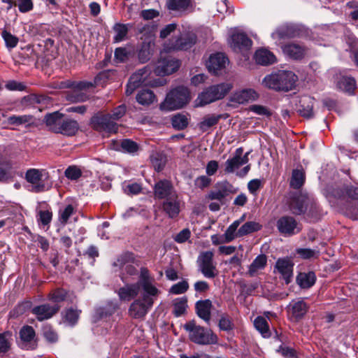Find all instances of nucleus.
<instances>
[{"mask_svg": "<svg viewBox=\"0 0 358 358\" xmlns=\"http://www.w3.org/2000/svg\"><path fill=\"white\" fill-rule=\"evenodd\" d=\"M153 278L150 275L149 270L145 267L141 268V289L143 291L141 299H135L128 309L129 315L136 320H143L152 308L154 301L160 291L152 284Z\"/></svg>", "mask_w": 358, "mask_h": 358, "instance_id": "f257e3e1", "label": "nucleus"}, {"mask_svg": "<svg viewBox=\"0 0 358 358\" xmlns=\"http://www.w3.org/2000/svg\"><path fill=\"white\" fill-rule=\"evenodd\" d=\"M296 80L297 77L292 71H278L266 76L263 80V83L269 89L288 92L294 88Z\"/></svg>", "mask_w": 358, "mask_h": 358, "instance_id": "f03ea898", "label": "nucleus"}, {"mask_svg": "<svg viewBox=\"0 0 358 358\" xmlns=\"http://www.w3.org/2000/svg\"><path fill=\"white\" fill-rule=\"evenodd\" d=\"M185 330L189 334L191 341L199 345H211L217 343L218 338L212 330L197 325L194 320L184 324Z\"/></svg>", "mask_w": 358, "mask_h": 358, "instance_id": "7ed1b4c3", "label": "nucleus"}, {"mask_svg": "<svg viewBox=\"0 0 358 358\" xmlns=\"http://www.w3.org/2000/svg\"><path fill=\"white\" fill-rule=\"evenodd\" d=\"M231 88V84L227 83L209 86L199 94L196 99V106L202 107L222 99Z\"/></svg>", "mask_w": 358, "mask_h": 358, "instance_id": "20e7f679", "label": "nucleus"}, {"mask_svg": "<svg viewBox=\"0 0 358 358\" xmlns=\"http://www.w3.org/2000/svg\"><path fill=\"white\" fill-rule=\"evenodd\" d=\"M189 90L183 86L177 87L171 90L162 103V110H173L185 106L189 101Z\"/></svg>", "mask_w": 358, "mask_h": 358, "instance_id": "39448f33", "label": "nucleus"}, {"mask_svg": "<svg viewBox=\"0 0 358 358\" xmlns=\"http://www.w3.org/2000/svg\"><path fill=\"white\" fill-rule=\"evenodd\" d=\"M24 179L31 185V192L35 193L43 192L51 187L48 183L50 174L45 169H29L25 172Z\"/></svg>", "mask_w": 358, "mask_h": 358, "instance_id": "423d86ee", "label": "nucleus"}, {"mask_svg": "<svg viewBox=\"0 0 358 358\" xmlns=\"http://www.w3.org/2000/svg\"><path fill=\"white\" fill-rule=\"evenodd\" d=\"M287 205L289 210L296 215L304 214L308 207H310V212L316 210L317 207L314 201L310 199L306 194L301 193L291 194L287 201Z\"/></svg>", "mask_w": 358, "mask_h": 358, "instance_id": "0eeeda50", "label": "nucleus"}, {"mask_svg": "<svg viewBox=\"0 0 358 358\" xmlns=\"http://www.w3.org/2000/svg\"><path fill=\"white\" fill-rule=\"evenodd\" d=\"M196 34L192 33L182 35L176 38H171L163 44V52L187 50L191 48L196 42Z\"/></svg>", "mask_w": 358, "mask_h": 358, "instance_id": "6e6552de", "label": "nucleus"}, {"mask_svg": "<svg viewBox=\"0 0 358 358\" xmlns=\"http://www.w3.org/2000/svg\"><path fill=\"white\" fill-rule=\"evenodd\" d=\"M138 34H148V38L142 42L139 49L138 50V59L141 63L147 62L152 55V47L155 45L154 39L151 35V27L149 25H138Z\"/></svg>", "mask_w": 358, "mask_h": 358, "instance_id": "1a4fd4ad", "label": "nucleus"}, {"mask_svg": "<svg viewBox=\"0 0 358 358\" xmlns=\"http://www.w3.org/2000/svg\"><path fill=\"white\" fill-rule=\"evenodd\" d=\"M213 256V252L206 251L201 252L197 259L199 271L207 278H214L218 275Z\"/></svg>", "mask_w": 358, "mask_h": 358, "instance_id": "9d476101", "label": "nucleus"}, {"mask_svg": "<svg viewBox=\"0 0 358 358\" xmlns=\"http://www.w3.org/2000/svg\"><path fill=\"white\" fill-rule=\"evenodd\" d=\"M94 129L100 132L116 133L118 130L117 124L110 117L109 113H98L94 115L90 120Z\"/></svg>", "mask_w": 358, "mask_h": 358, "instance_id": "9b49d317", "label": "nucleus"}, {"mask_svg": "<svg viewBox=\"0 0 358 358\" xmlns=\"http://www.w3.org/2000/svg\"><path fill=\"white\" fill-rule=\"evenodd\" d=\"M180 66V60L171 56L164 57L162 52L154 69V73L157 76H164L177 71Z\"/></svg>", "mask_w": 358, "mask_h": 358, "instance_id": "f8f14e48", "label": "nucleus"}, {"mask_svg": "<svg viewBox=\"0 0 358 358\" xmlns=\"http://www.w3.org/2000/svg\"><path fill=\"white\" fill-rule=\"evenodd\" d=\"M279 233L284 236H292L301 231V227L296 219L292 216L283 215L276 222Z\"/></svg>", "mask_w": 358, "mask_h": 358, "instance_id": "ddd939ff", "label": "nucleus"}, {"mask_svg": "<svg viewBox=\"0 0 358 358\" xmlns=\"http://www.w3.org/2000/svg\"><path fill=\"white\" fill-rule=\"evenodd\" d=\"M166 7L170 11L182 16L192 13L194 5L192 0H166Z\"/></svg>", "mask_w": 358, "mask_h": 358, "instance_id": "4468645a", "label": "nucleus"}, {"mask_svg": "<svg viewBox=\"0 0 358 358\" xmlns=\"http://www.w3.org/2000/svg\"><path fill=\"white\" fill-rule=\"evenodd\" d=\"M150 69L145 66L137 71L129 78L127 85L125 93L127 95H131L136 88L143 84L147 76L150 74Z\"/></svg>", "mask_w": 358, "mask_h": 358, "instance_id": "2eb2a0df", "label": "nucleus"}, {"mask_svg": "<svg viewBox=\"0 0 358 358\" xmlns=\"http://www.w3.org/2000/svg\"><path fill=\"white\" fill-rule=\"evenodd\" d=\"M293 268L294 263L292 261L286 258H279L274 266V269L281 275L282 279L285 280V284L288 285L291 282L293 278Z\"/></svg>", "mask_w": 358, "mask_h": 358, "instance_id": "dca6fc26", "label": "nucleus"}, {"mask_svg": "<svg viewBox=\"0 0 358 358\" xmlns=\"http://www.w3.org/2000/svg\"><path fill=\"white\" fill-rule=\"evenodd\" d=\"M233 193H235L233 185L227 181H224L216 184L214 189L208 194L207 198L222 201L226 196Z\"/></svg>", "mask_w": 358, "mask_h": 358, "instance_id": "f3484780", "label": "nucleus"}, {"mask_svg": "<svg viewBox=\"0 0 358 358\" xmlns=\"http://www.w3.org/2000/svg\"><path fill=\"white\" fill-rule=\"evenodd\" d=\"M60 309V306L57 304L50 305L44 303L32 308L31 313L36 315L38 321H43L50 319L56 315Z\"/></svg>", "mask_w": 358, "mask_h": 358, "instance_id": "a211bd4d", "label": "nucleus"}, {"mask_svg": "<svg viewBox=\"0 0 358 358\" xmlns=\"http://www.w3.org/2000/svg\"><path fill=\"white\" fill-rule=\"evenodd\" d=\"M281 48L283 53L287 57L294 60H301L303 59L308 50L305 45L296 43L285 44Z\"/></svg>", "mask_w": 358, "mask_h": 358, "instance_id": "6ab92c4d", "label": "nucleus"}, {"mask_svg": "<svg viewBox=\"0 0 358 358\" xmlns=\"http://www.w3.org/2000/svg\"><path fill=\"white\" fill-rule=\"evenodd\" d=\"M141 271L140 272L139 280L136 283L128 284L118 289L117 294L120 300L129 301L136 298L141 288Z\"/></svg>", "mask_w": 358, "mask_h": 358, "instance_id": "aec40b11", "label": "nucleus"}, {"mask_svg": "<svg viewBox=\"0 0 358 358\" xmlns=\"http://www.w3.org/2000/svg\"><path fill=\"white\" fill-rule=\"evenodd\" d=\"M301 30L295 25L286 24L278 28L272 33V38L276 40L289 39L300 35Z\"/></svg>", "mask_w": 358, "mask_h": 358, "instance_id": "412c9836", "label": "nucleus"}, {"mask_svg": "<svg viewBox=\"0 0 358 358\" xmlns=\"http://www.w3.org/2000/svg\"><path fill=\"white\" fill-rule=\"evenodd\" d=\"M176 194L171 181L168 180H161L155 183L154 187V194L155 198L162 199H168Z\"/></svg>", "mask_w": 358, "mask_h": 358, "instance_id": "4be33fe9", "label": "nucleus"}, {"mask_svg": "<svg viewBox=\"0 0 358 358\" xmlns=\"http://www.w3.org/2000/svg\"><path fill=\"white\" fill-rule=\"evenodd\" d=\"M331 195L338 199L345 200L346 198L352 201L358 200V187L352 185H345L342 187L334 188Z\"/></svg>", "mask_w": 358, "mask_h": 358, "instance_id": "5701e85b", "label": "nucleus"}, {"mask_svg": "<svg viewBox=\"0 0 358 358\" xmlns=\"http://www.w3.org/2000/svg\"><path fill=\"white\" fill-rule=\"evenodd\" d=\"M163 210L170 218L178 217L180 211V201L177 194H173L164 201Z\"/></svg>", "mask_w": 358, "mask_h": 358, "instance_id": "b1692460", "label": "nucleus"}, {"mask_svg": "<svg viewBox=\"0 0 358 358\" xmlns=\"http://www.w3.org/2000/svg\"><path fill=\"white\" fill-rule=\"evenodd\" d=\"M313 106L314 99L308 96H303L299 99L296 110L301 116L305 118H311L314 115Z\"/></svg>", "mask_w": 358, "mask_h": 358, "instance_id": "393cba45", "label": "nucleus"}, {"mask_svg": "<svg viewBox=\"0 0 358 358\" xmlns=\"http://www.w3.org/2000/svg\"><path fill=\"white\" fill-rule=\"evenodd\" d=\"M252 41L244 33H235L231 37V47L234 51L248 49L252 46Z\"/></svg>", "mask_w": 358, "mask_h": 358, "instance_id": "a878e982", "label": "nucleus"}, {"mask_svg": "<svg viewBox=\"0 0 358 358\" xmlns=\"http://www.w3.org/2000/svg\"><path fill=\"white\" fill-rule=\"evenodd\" d=\"M228 58L221 52H217L210 55L207 63V67L210 72L217 73L220 71L225 68Z\"/></svg>", "mask_w": 358, "mask_h": 358, "instance_id": "bb28decb", "label": "nucleus"}, {"mask_svg": "<svg viewBox=\"0 0 358 358\" xmlns=\"http://www.w3.org/2000/svg\"><path fill=\"white\" fill-rule=\"evenodd\" d=\"M35 331L32 327L26 325L22 327L20 331V337L22 341V348L26 350H34L35 345L31 342L35 337Z\"/></svg>", "mask_w": 358, "mask_h": 358, "instance_id": "cd10ccee", "label": "nucleus"}, {"mask_svg": "<svg viewBox=\"0 0 358 358\" xmlns=\"http://www.w3.org/2000/svg\"><path fill=\"white\" fill-rule=\"evenodd\" d=\"M63 119L64 114L56 111L46 114L44 117V122L49 130L57 133V131H59V127Z\"/></svg>", "mask_w": 358, "mask_h": 358, "instance_id": "c85d7f7f", "label": "nucleus"}, {"mask_svg": "<svg viewBox=\"0 0 358 358\" xmlns=\"http://www.w3.org/2000/svg\"><path fill=\"white\" fill-rule=\"evenodd\" d=\"M212 307V302L209 299L199 301L195 304L197 315L206 322H208L210 320Z\"/></svg>", "mask_w": 358, "mask_h": 358, "instance_id": "c756f323", "label": "nucleus"}, {"mask_svg": "<svg viewBox=\"0 0 358 358\" xmlns=\"http://www.w3.org/2000/svg\"><path fill=\"white\" fill-rule=\"evenodd\" d=\"M266 264V255L264 254L259 255L249 266L247 274L250 277L256 276L260 271L265 268Z\"/></svg>", "mask_w": 358, "mask_h": 358, "instance_id": "7c9ffc66", "label": "nucleus"}, {"mask_svg": "<svg viewBox=\"0 0 358 358\" xmlns=\"http://www.w3.org/2000/svg\"><path fill=\"white\" fill-rule=\"evenodd\" d=\"M70 292L63 288H57L48 294L49 300L55 303H60L62 301H69L73 303L75 296H72Z\"/></svg>", "mask_w": 358, "mask_h": 358, "instance_id": "2f4dec72", "label": "nucleus"}, {"mask_svg": "<svg viewBox=\"0 0 358 358\" xmlns=\"http://www.w3.org/2000/svg\"><path fill=\"white\" fill-rule=\"evenodd\" d=\"M255 59L259 64L267 66L273 64L276 59L275 55L266 49H259L255 54Z\"/></svg>", "mask_w": 358, "mask_h": 358, "instance_id": "473e14b6", "label": "nucleus"}, {"mask_svg": "<svg viewBox=\"0 0 358 358\" xmlns=\"http://www.w3.org/2000/svg\"><path fill=\"white\" fill-rule=\"evenodd\" d=\"M257 96L258 95L255 90L247 89L235 93L232 97V101L243 104L255 100Z\"/></svg>", "mask_w": 358, "mask_h": 358, "instance_id": "72a5a7b5", "label": "nucleus"}, {"mask_svg": "<svg viewBox=\"0 0 358 358\" xmlns=\"http://www.w3.org/2000/svg\"><path fill=\"white\" fill-rule=\"evenodd\" d=\"M79 125L77 121L71 119H63L59 131L57 134H62L66 136H73L78 131Z\"/></svg>", "mask_w": 358, "mask_h": 358, "instance_id": "f704fd0d", "label": "nucleus"}, {"mask_svg": "<svg viewBox=\"0 0 358 358\" xmlns=\"http://www.w3.org/2000/svg\"><path fill=\"white\" fill-rule=\"evenodd\" d=\"M316 275L314 272L299 273L296 276V283L302 289H308L314 285Z\"/></svg>", "mask_w": 358, "mask_h": 358, "instance_id": "c9c22d12", "label": "nucleus"}, {"mask_svg": "<svg viewBox=\"0 0 358 358\" xmlns=\"http://www.w3.org/2000/svg\"><path fill=\"white\" fill-rule=\"evenodd\" d=\"M243 152L242 148H238L236 150L234 156L228 159L225 162L224 171L227 173H231L241 166V163L239 161V155Z\"/></svg>", "mask_w": 358, "mask_h": 358, "instance_id": "e433bc0d", "label": "nucleus"}, {"mask_svg": "<svg viewBox=\"0 0 358 358\" xmlns=\"http://www.w3.org/2000/svg\"><path fill=\"white\" fill-rule=\"evenodd\" d=\"M80 310L73 309L72 308H67L62 313V320L64 323L69 326H75L80 317Z\"/></svg>", "mask_w": 358, "mask_h": 358, "instance_id": "4c0bfd02", "label": "nucleus"}, {"mask_svg": "<svg viewBox=\"0 0 358 358\" xmlns=\"http://www.w3.org/2000/svg\"><path fill=\"white\" fill-rule=\"evenodd\" d=\"M290 307L292 316L296 319L303 317L308 309L307 303L303 299L292 301V303H290Z\"/></svg>", "mask_w": 358, "mask_h": 358, "instance_id": "58836bf2", "label": "nucleus"}, {"mask_svg": "<svg viewBox=\"0 0 358 358\" xmlns=\"http://www.w3.org/2000/svg\"><path fill=\"white\" fill-rule=\"evenodd\" d=\"M222 118V115H207L204 116L202 121L199 123L198 127L202 131H206L210 127L216 125Z\"/></svg>", "mask_w": 358, "mask_h": 358, "instance_id": "ea45409f", "label": "nucleus"}, {"mask_svg": "<svg viewBox=\"0 0 358 358\" xmlns=\"http://www.w3.org/2000/svg\"><path fill=\"white\" fill-rule=\"evenodd\" d=\"M129 27H131L129 24L115 23L113 27L115 32L113 37L114 43H119L124 41L127 38V36L129 31Z\"/></svg>", "mask_w": 358, "mask_h": 358, "instance_id": "a19ab883", "label": "nucleus"}, {"mask_svg": "<svg viewBox=\"0 0 358 358\" xmlns=\"http://www.w3.org/2000/svg\"><path fill=\"white\" fill-rule=\"evenodd\" d=\"M337 87L343 92L352 94L355 89L356 82L352 77L343 76L338 81Z\"/></svg>", "mask_w": 358, "mask_h": 358, "instance_id": "79ce46f5", "label": "nucleus"}, {"mask_svg": "<svg viewBox=\"0 0 358 358\" xmlns=\"http://www.w3.org/2000/svg\"><path fill=\"white\" fill-rule=\"evenodd\" d=\"M243 219L237 220L234 221L225 231L223 234L224 243H230L234 241L236 238L240 237L238 234V227L241 224Z\"/></svg>", "mask_w": 358, "mask_h": 358, "instance_id": "37998d69", "label": "nucleus"}, {"mask_svg": "<svg viewBox=\"0 0 358 358\" xmlns=\"http://www.w3.org/2000/svg\"><path fill=\"white\" fill-rule=\"evenodd\" d=\"M156 100V96L152 91L143 90L136 95V101L141 105L148 106Z\"/></svg>", "mask_w": 358, "mask_h": 358, "instance_id": "c03bdc74", "label": "nucleus"}, {"mask_svg": "<svg viewBox=\"0 0 358 358\" xmlns=\"http://www.w3.org/2000/svg\"><path fill=\"white\" fill-rule=\"evenodd\" d=\"M305 179V173L303 171L294 169L292 171L289 185L294 189H299L303 185Z\"/></svg>", "mask_w": 358, "mask_h": 358, "instance_id": "a18cd8bd", "label": "nucleus"}, {"mask_svg": "<svg viewBox=\"0 0 358 358\" xmlns=\"http://www.w3.org/2000/svg\"><path fill=\"white\" fill-rule=\"evenodd\" d=\"M135 262L134 255L130 252L121 254L113 263V266L123 269L126 265L133 264Z\"/></svg>", "mask_w": 358, "mask_h": 358, "instance_id": "49530a36", "label": "nucleus"}, {"mask_svg": "<svg viewBox=\"0 0 358 358\" xmlns=\"http://www.w3.org/2000/svg\"><path fill=\"white\" fill-rule=\"evenodd\" d=\"M76 212V208L72 204H68L63 208H60L58 212V217L59 222L65 225L67 224L69 219Z\"/></svg>", "mask_w": 358, "mask_h": 358, "instance_id": "de8ad7c7", "label": "nucleus"}, {"mask_svg": "<svg viewBox=\"0 0 358 358\" xmlns=\"http://www.w3.org/2000/svg\"><path fill=\"white\" fill-rule=\"evenodd\" d=\"M189 124V118L186 115L177 113L171 117L173 127L178 131L185 129Z\"/></svg>", "mask_w": 358, "mask_h": 358, "instance_id": "09e8293b", "label": "nucleus"}, {"mask_svg": "<svg viewBox=\"0 0 358 358\" xmlns=\"http://www.w3.org/2000/svg\"><path fill=\"white\" fill-rule=\"evenodd\" d=\"M254 325L264 338H269L271 336L268 324L264 317L258 316L254 321Z\"/></svg>", "mask_w": 358, "mask_h": 358, "instance_id": "8fccbe9b", "label": "nucleus"}, {"mask_svg": "<svg viewBox=\"0 0 358 358\" xmlns=\"http://www.w3.org/2000/svg\"><path fill=\"white\" fill-rule=\"evenodd\" d=\"M262 229V225L256 222L250 221L243 224L238 230L239 236H244L249 234L258 231Z\"/></svg>", "mask_w": 358, "mask_h": 358, "instance_id": "3c124183", "label": "nucleus"}, {"mask_svg": "<svg viewBox=\"0 0 358 358\" xmlns=\"http://www.w3.org/2000/svg\"><path fill=\"white\" fill-rule=\"evenodd\" d=\"M150 161L155 170L159 172L164 169L167 159L164 155L155 152L150 156Z\"/></svg>", "mask_w": 358, "mask_h": 358, "instance_id": "603ef678", "label": "nucleus"}, {"mask_svg": "<svg viewBox=\"0 0 358 358\" xmlns=\"http://www.w3.org/2000/svg\"><path fill=\"white\" fill-rule=\"evenodd\" d=\"M218 327L220 330L224 331H230L233 330L234 324L232 318L227 313L220 314Z\"/></svg>", "mask_w": 358, "mask_h": 358, "instance_id": "864d4df0", "label": "nucleus"}, {"mask_svg": "<svg viewBox=\"0 0 358 358\" xmlns=\"http://www.w3.org/2000/svg\"><path fill=\"white\" fill-rule=\"evenodd\" d=\"M187 300L186 297L177 299L174 301L173 304V313L175 316L180 317L185 313L187 307Z\"/></svg>", "mask_w": 358, "mask_h": 358, "instance_id": "5fc2aeb1", "label": "nucleus"}, {"mask_svg": "<svg viewBox=\"0 0 358 358\" xmlns=\"http://www.w3.org/2000/svg\"><path fill=\"white\" fill-rule=\"evenodd\" d=\"M296 253L303 259H310L318 257L320 251L318 249L297 248Z\"/></svg>", "mask_w": 358, "mask_h": 358, "instance_id": "6e6d98bb", "label": "nucleus"}, {"mask_svg": "<svg viewBox=\"0 0 358 358\" xmlns=\"http://www.w3.org/2000/svg\"><path fill=\"white\" fill-rule=\"evenodd\" d=\"M118 306L112 302L108 303L105 306L100 308L98 310V314L101 318H105L113 315Z\"/></svg>", "mask_w": 358, "mask_h": 358, "instance_id": "4d7b16f0", "label": "nucleus"}, {"mask_svg": "<svg viewBox=\"0 0 358 358\" xmlns=\"http://www.w3.org/2000/svg\"><path fill=\"white\" fill-rule=\"evenodd\" d=\"M33 120L31 115H12L8 117V122L10 124L19 126L24 124H29Z\"/></svg>", "mask_w": 358, "mask_h": 358, "instance_id": "13d9d810", "label": "nucleus"}, {"mask_svg": "<svg viewBox=\"0 0 358 358\" xmlns=\"http://www.w3.org/2000/svg\"><path fill=\"white\" fill-rule=\"evenodd\" d=\"M1 36L3 38L6 45L8 48H13L16 47L18 43L19 39L17 36L13 35L7 30L4 29L1 32Z\"/></svg>", "mask_w": 358, "mask_h": 358, "instance_id": "bf43d9fd", "label": "nucleus"}, {"mask_svg": "<svg viewBox=\"0 0 358 358\" xmlns=\"http://www.w3.org/2000/svg\"><path fill=\"white\" fill-rule=\"evenodd\" d=\"M82 171L77 166H69L64 171V176L71 180H76L82 176Z\"/></svg>", "mask_w": 358, "mask_h": 358, "instance_id": "052dcab7", "label": "nucleus"}, {"mask_svg": "<svg viewBox=\"0 0 358 358\" xmlns=\"http://www.w3.org/2000/svg\"><path fill=\"white\" fill-rule=\"evenodd\" d=\"M188 289L189 283L186 280H184L172 285L169 292L173 294H181L186 292Z\"/></svg>", "mask_w": 358, "mask_h": 358, "instance_id": "680f3d73", "label": "nucleus"}, {"mask_svg": "<svg viewBox=\"0 0 358 358\" xmlns=\"http://www.w3.org/2000/svg\"><path fill=\"white\" fill-rule=\"evenodd\" d=\"M11 334L9 332L0 334V353L8 352L10 348V338Z\"/></svg>", "mask_w": 358, "mask_h": 358, "instance_id": "e2e57ef3", "label": "nucleus"}, {"mask_svg": "<svg viewBox=\"0 0 358 358\" xmlns=\"http://www.w3.org/2000/svg\"><path fill=\"white\" fill-rule=\"evenodd\" d=\"M277 352L285 358H298L297 352L294 348L284 345H280Z\"/></svg>", "mask_w": 358, "mask_h": 358, "instance_id": "0e129e2a", "label": "nucleus"}, {"mask_svg": "<svg viewBox=\"0 0 358 358\" xmlns=\"http://www.w3.org/2000/svg\"><path fill=\"white\" fill-rule=\"evenodd\" d=\"M43 334L45 338L50 343H55L58 340L57 333L50 325H45L43 327Z\"/></svg>", "mask_w": 358, "mask_h": 358, "instance_id": "69168bd1", "label": "nucleus"}, {"mask_svg": "<svg viewBox=\"0 0 358 358\" xmlns=\"http://www.w3.org/2000/svg\"><path fill=\"white\" fill-rule=\"evenodd\" d=\"M15 6L18 7L19 11L22 13H28L34 8L32 0H16Z\"/></svg>", "mask_w": 358, "mask_h": 358, "instance_id": "338daca9", "label": "nucleus"}, {"mask_svg": "<svg viewBox=\"0 0 358 358\" xmlns=\"http://www.w3.org/2000/svg\"><path fill=\"white\" fill-rule=\"evenodd\" d=\"M121 148L123 150L129 153H134L138 150V144L130 139L122 140L121 142Z\"/></svg>", "mask_w": 358, "mask_h": 358, "instance_id": "774afa93", "label": "nucleus"}]
</instances>
